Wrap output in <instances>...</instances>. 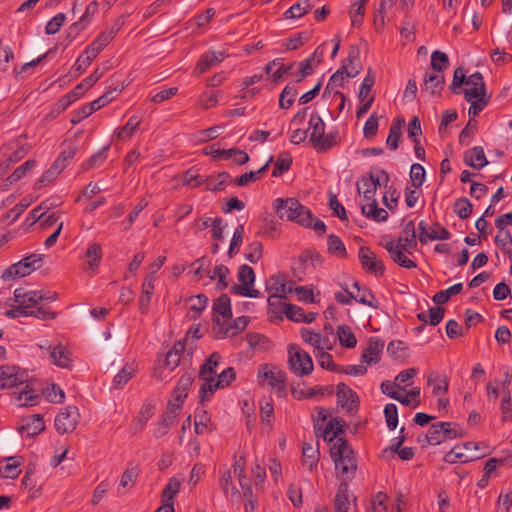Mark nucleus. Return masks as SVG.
<instances>
[{
	"label": "nucleus",
	"mask_w": 512,
	"mask_h": 512,
	"mask_svg": "<svg viewBox=\"0 0 512 512\" xmlns=\"http://www.w3.org/2000/svg\"><path fill=\"white\" fill-rule=\"evenodd\" d=\"M467 88L463 89L464 99L471 105L468 114L476 117L490 103L491 96L487 94L486 84L480 72H475L467 78Z\"/></svg>",
	"instance_id": "nucleus-4"
},
{
	"label": "nucleus",
	"mask_w": 512,
	"mask_h": 512,
	"mask_svg": "<svg viewBox=\"0 0 512 512\" xmlns=\"http://www.w3.org/2000/svg\"><path fill=\"white\" fill-rule=\"evenodd\" d=\"M334 454L338 456L337 459H340L339 450L334 452ZM342 464V461L335 460L334 470L336 479L339 481V485L333 500V512H349L351 505L349 484L352 480L350 473L352 467H348ZM315 512H328V509L325 506H319L315 509Z\"/></svg>",
	"instance_id": "nucleus-3"
},
{
	"label": "nucleus",
	"mask_w": 512,
	"mask_h": 512,
	"mask_svg": "<svg viewBox=\"0 0 512 512\" xmlns=\"http://www.w3.org/2000/svg\"><path fill=\"white\" fill-rule=\"evenodd\" d=\"M43 262L42 255L31 254L17 263L12 264L3 274V280H14L30 275L34 270L41 267Z\"/></svg>",
	"instance_id": "nucleus-7"
},
{
	"label": "nucleus",
	"mask_w": 512,
	"mask_h": 512,
	"mask_svg": "<svg viewBox=\"0 0 512 512\" xmlns=\"http://www.w3.org/2000/svg\"><path fill=\"white\" fill-rule=\"evenodd\" d=\"M465 164L475 169H482L488 164L484 149L481 146H475L464 153Z\"/></svg>",
	"instance_id": "nucleus-28"
},
{
	"label": "nucleus",
	"mask_w": 512,
	"mask_h": 512,
	"mask_svg": "<svg viewBox=\"0 0 512 512\" xmlns=\"http://www.w3.org/2000/svg\"><path fill=\"white\" fill-rule=\"evenodd\" d=\"M193 382L194 376L191 373H185L178 381L177 386L173 391L174 400L172 402L175 404H180V408H182L183 401L187 397L188 390Z\"/></svg>",
	"instance_id": "nucleus-27"
},
{
	"label": "nucleus",
	"mask_w": 512,
	"mask_h": 512,
	"mask_svg": "<svg viewBox=\"0 0 512 512\" xmlns=\"http://www.w3.org/2000/svg\"><path fill=\"white\" fill-rule=\"evenodd\" d=\"M323 55L324 48L321 45L315 49L312 55L301 61L299 63V67L301 68V78H298L296 82H301L307 76L311 75L314 72L315 68L318 67L322 62Z\"/></svg>",
	"instance_id": "nucleus-22"
},
{
	"label": "nucleus",
	"mask_w": 512,
	"mask_h": 512,
	"mask_svg": "<svg viewBox=\"0 0 512 512\" xmlns=\"http://www.w3.org/2000/svg\"><path fill=\"white\" fill-rule=\"evenodd\" d=\"M269 385L279 393H286V374L282 370H274L270 373Z\"/></svg>",
	"instance_id": "nucleus-55"
},
{
	"label": "nucleus",
	"mask_w": 512,
	"mask_h": 512,
	"mask_svg": "<svg viewBox=\"0 0 512 512\" xmlns=\"http://www.w3.org/2000/svg\"><path fill=\"white\" fill-rule=\"evenodd\" d=\"M121 24L116 23L111 28L103 31L98 35L84 51L86 60L84 63L91 64L98 54L115 38L116 34L120 30Z\"/></svg>",
	"instance_id": "nucleus-12"
},
{
	"label": "nucleus",
	"mask_w": 512,
	"mask_h": 512,
	"mask_svg": "<svg viewBox=\"0 0 512 512\" xmlns=\"http://www.w3.org/2000/svg\"><path fill=\"white\" fill-rule=\"evenodd\" d=\"M236 379V372L233 367H228L223 370L217 380L214 377H208L206 382L200 387L199 398L200 403H204L209 399L217 389H222L229 386Z\"/></svg>",
	"instance_id": "nucleus-8"
},
{
	"label": "nucleus",
	"mask_w": 512,
	"mask_h": 512,
	"mask_svg": "<svg viewBox=\"0 0 512 512\" xmlns=\"http://www.w3.org/2000/svg\"><path fill=\"white\" fill-rule=\"evenodd\" d=\"M384 348V341L379 338H371L366 349H364L361 362L365 364H377L381 359V353Z\"/></svg>",
	"instance_id": "nucleus-21"
},
{
	"label": "nucleus",
	"mask_w": 512,
	"mask_h": 512,
	"mask_svg": "<svg viewBox=\"0 0 512 512\" xmlns=\"http://www.w3.org/2000/svg\"><path fill=\"white\" fill-rule=\"evenodd\" d=\"M19 428L21 433H26L28 437H34L45 429V423L40 414H34L23 420Z\"/></svg>",
	"instance_id": "nucleus-26"
},
{
	"label": "nucleus",
	"mask_w": 512,
	"mask_h": 512,
	"mask_svg": "<svg viewBox=\"0 0 512 512\" xmlns=\"http://www.w3.org/2000/svg\"><path fill=\"white\" fill-rule=\"evenodd\" d=\"M467 78L466 73L462 67H458L453 74V80L450 85V90L453 94H460L463 90H461V87L463 85H467Z\"/></svg>",
	"instance_id": "nucleus-59"
},
{
	"label": "nucleus",
	"mask_w": 512,
	"mask_h": 512,
	"mask_svg": "<svg viewBox=\"0 0 512 512\" xmlns=\"http://www.w3.org/2000/svg\"><path fill=\"white\" fill-rule=\"evenodd\" d=\"M134 363L126 364L120 372L114 377L113 383L116 388L123 387L135 374Z\"/></svg>",
	"instance_id": "nucleus-52"
},
{
	"label": "nucleus",
	"mask_w": 512,
	"mask_h": 512,
	"mask_svg": "<svg viewBox=\"0 0 512 512\" xmlns=\"http://www.w3.org/2000/svg\"><path fill=\"white\" fill-rule=\"evenodd\" d=\"M337 407L346 409L348 412L352 410V389L345 383H339L336 390Z\"/></svg>",
	"instance_id": "nucleus-36"
},
{
	"label": "nucleus",
	"mask_w": 512,
	"mask_h": 512,
	"mask_svg": "<svg viewBox=\"0 0 512 512\" xmlns=\"http://www.w3.org/2000/svg\"><path fill=\"white\" fill-rule=\"evenodd\" d=\"M62 204V201L59 197H51L49 199H46L45 201L41 202L39 206L34 208L30 214L29 217L34 221H39L41 218L44 217L46 212L54 207H58Z\"/></svg>",
	"instance_id": "nucleus-35"
},
{
	"label": "nucleus",
	"mask_w": 512,
	"mask_h": 512,
	"mask_svg": "<svg viewBox=\"0 0 512 512\" xmlns=\"http://www.w3.org/2000/svg\"><path fill=\"white\" fill-rule=\"evenodd\" d=\"M181 486V482L176 477H172L168 484L165 486V488L162 491V502L163 504L166 503H173L174 504V497L179 492Z\"/></svg>",
	"instance_id": "nucleus-47"
},
{
	"label": "nucleus",
	"mask_w": 512,
	"mask_h": 512,
	"mask_svg": "<svg viewBox=\"0 0 512 512\" xmlns=\"http://www.w3.org/2000/svg\"><path fill=\"white\" fill-rule=\"evenodd\" d=\"M301 336L305 342L314 346L316 350L315 353H318L319 351L323 350L324 347H327V339L323 338L319 332H315L307 328H302Z\"/></svg>",
	"instance_id": "nucleus-37"
},
{
	"label": "nucleus",
	"mask_w": 512,
	"mask_h": 512,
	"mask_svg": "<svg viewBox=\"0 0 512 512\" xmlns=\"http://www.w3.org/2000/svg\"><path fill=\"white\" fill-rule=\"evenodd\" d=\"M443 427L444 425H442L441 422L432 424L425 435L418 437V442L421 443L423 446L425 444H441L443 442V437L441 433Z\"/></svg>",
	"instance_id": "nucleus-30"
},
{
	"label": "nucleus",
	"mask_w": 512,
	"mask_h": 512,
	"mask_svg": "<svg viewBox=\"0 0 512 512\" xmlns=\"http://www.w3.org/2000/svg\"><path fill=\"white\" fill-rule=\"evenodd\" d=\"M221 356L218 352H213L200 367L199 377L206 382L208 377H213L214 369L218 366Z\"/></svg>",
	"instance_id": "nucleus-42"
},
{
	"label": "nucleus",
	"mask_w": 512,
	"mask_h": 512,
	"mask_svg": "<svg viewBox=\"0 0 512 512\" xmlns=\"http://www.w3.org/2000/svg\"><path fill=\"white\" fill-rule=\"evenodd\" d=\"M309 130H311L310 141L317 150L324 151L334 145V136L332 134H325V124L318 114L311 115Z\"/></svg>",
	"instance_id": "nucleus-9"
},
{
	"label": "nucleus",
	"mask_w": 512,
	"mask_h": 512,
	"mask_svg": "<svg viewBox=\"0 0 512 512\" xmlns=\"http://www.w3.org/2000/svg\"><path fill=\"white\" fill-rule=\"evenodd\" d=\"M374 84L375 76L372 74L371 68H369L367 75L363 79L358 92V99L360 105L356 111L357 118H361L364 114L368 112V110L372 106L375 99L374 93L372 92Z\"/></svg>",
	"instance_id": "nucleus-14"
},
{
	"label": "nucleus",
	"mask_w": 512,
	"mask_h": 512,
	"mask_svg": "<svg viewBox=\"0 0 512 512\" xmlns=\"http://www.w3.org/2000/svg\"><path fill=\"white\" fill-rule=\"evenodd\" d=\"M63 170V165H59L54 162L52 166L35 182L34 188L41 189L42 187L52 183Z\"/></svg>",
	"instance_id": "nucleus-39"
},
{
	"label": "nucleus",
	"mask_w": 512,
	"mask_h": 512,
	"mask_svg": "<svg viewBox=\"0 0 512 512\" xmlns=\"http://www.w3.org/2000/svg\"><path fill=\"white\" fill-rule=\"evenodd\" d=\"M381 176H374L372 173L369 176H363L357 183V192L359 195H363L361 202L362 214L374 220L375 222H384L388 219V212L378 207L377 199L375 194L377 188L381 185V180L387 185L389 182V174L380 170Z\"/></svg>",
	"instance_id": "nucleus-2"
},
{
	"label": "nucleus",
	"mask_w": 512,
	"mask_h": 512,
	"mask_svg": "<svg viewBox=\"0 0 512 512\" xmlns=\"http://www.w3.org/2000/svg\"><path fill=\"white\" fill-rule=\"evenodd\" d=\"M288 364L290 370L297 376L309 375L313 371V361L310 355L296 344L288 346Z\"/></svg>",
	"instance_id": "nucleus-10"
},
{
	"label": "nucleus",
	"mask_w": 512,
	"mask_h": 512,
	"mask_svg": "<svg viewBox=\"0 0 512 512\" xmlns=\"http://www.w3.org/2000/svg\"><path fill=\"white\" fill-rule=\"evenodd\" d=\"M384 416L387 427L394 430L398 425V410L397 406L393 403H388L384 408Z\"/></svg>",
	"instance_id": "nucleus-61"
},
{
	"label": "nucleus",
	"mask_w": 512,
	"mask_h": 512,
	"mask_svg": "<svg viewBox=\"0 0 512 512\" xmlns=\"http://www.w3.org/2000/svg\"><path fill=\"white\" fill-rule=\"evenodd\" d=\"M180 404H175L172 401H169L167 404V408L163 413L161 420L156 424L154 435L156 438L163 437L166 435L173 425L178 412L180 410Z\"/></svg>",
	"instance_id": "nucleus-18"
},
{
	"label": "nucleus",
	"mask_w": 512,
	"mask_h": 512,
	"mask_svg": "<svg viewBox=\"0 0 512 512\" xmlns=\"http://www.w3.org/2000/svg\"><path fill=\"white\" fill-rule=\"evenodd\" d=\"M328 251L334 255H346V248L342 240L334 234H330L327 239Z\"/></svg>",
	"instance_id": "nucleus-63"
},
{
	"label": "nucleus",
	"mask_w": 512,
	"mask_h": 512,
	"mask_svg": "<svg viewBox=\"0 0 512 512\" xmlns=\"http://www.w3.org/2000/svg\"><path fill=\"white\" fill-rule=\"evenodd\" d=\"M463 289L462 283H457L446 290L437 292L432 300L437 305H443L447 303L451 296L459 294Z\"/></svg>",
	"instance_id": "nucleus-49"
},
{
	"label": "nucleus",
	"mask_w": 512,
	"mask_h": 512,
	"mask_svg": "<svg viewBox=\"0 0 512 512\" xmlns=\"http://www.w3.org/2000/svg\"><path fill=\"white\" fill-rule=\"evenodd\" d=\"M281 312L291 321L301 322L304 319V310L296 305L279 302Z\"/></svg>",
	"instance_id": "nucleus-50"
},
{
	"label": "nucleus",
	"mask_w": 512,
	"mask_h": 512,
	"mask_svg": "<svg viewBox=\"0 0 512 512\" xmlns=\"http://www.w3.org/2000/svg\"><path fill=\"white\" fill-rule=\"evenodd\" d=\"M238 280L241 284H234L231 287V293L250 298H257L261 296V293L257 289L253 288L255 273L249 265L243 264L239 267Z\"/></svg>",
	"instance_id": "nucleus-11"
},
{
	"label": "nucleus",
	"mask_w": 512,
	"mask_h": 512,
	"mask_svg": "<svg viewBox=\"0 0 512 512\" xmlns=\"http://www.w3.org/2000/svg\"><path fill=\"white\" fill-rule=\"evenodd\" d=\"M42 295L40 291L30 290L24 288H17L14 291V300L17 304L24 306L23 310L31 311L40 302Z\"/></svg>",
	"instance_id": "nucleus-20"
},
{
	"label": "nucleus",
	"mask_w": 512,
	"mask_h": 512,
	"mask_svg": "<svg viewBox=\"0 0 512 512\" xmlns=\"http://www.w3.org/2000/svg\"><path fill=\"white\" fill-rule=\"evenodd\" d=\"M36 165L34 160H27L25 163L20 165L8 178L6 181H9L10 184L16 183L22 177H24L28 171L33 169Z\"/></svg>",
	"instance_id": "nucleus-62"
},
{
	"label": "nucleus",
	"mask_w": 512,
	"mask_h": 512,
	"mask_svg": "<svg viewBox=\"0 0 512 512\" xmlns=\"http://www.w3.org/2000/svg\"><path fill=\"white\" fill-rule=\"evenodd\" d=\"M154 277L152 275H147L142 284V293L139 299V308L142 313H146L149 308L151 296L154 291Z\"/></svg>",
	"instance_id": "nucleus-33"
},
{
	"label": "nucleus",
	"mask_w": 512,
	"mask_h": 512,
	"mask_svg": "<svg viewBox=\"0 0 512 512\" xmlns=\"http://www.w3.org/2000/svg\"><path fill=\"white\" fill-rule=\"evenodd\" d=\"M213 176L205 178V189L212 192L224 191L232 178L228 172H219L216 176V182H213Z\"/></svg>",
	"instance_id": "nucleus-32"
},
{
	"label": "nucleus",
	"mask_w": 512,
	"mask_h": 512,
	"mask_svg": "<svg viewBox=\"0 0 512 512\" xmlns=\"http://www.w3.org/2000/svg\"><path fill=\"white\" fill-rule=\"evenodd\" d=\"M478 444L475 442H465L461 445L454 446L449 452H447L444 456V461L450 464L456 462L466 463L469 461L476 460L480 458V456L474 455H466L465 452H470L472 450H477Z\"/></svg>",
	"instance_id": "nucleus-17"
},
{
	"label": "nucleus",
	"mask_w": 512,
	"mask_h": 512,
	"mask_svg": "<svg viewBox=\"0 0 512 512\" xmlns=\"http://www.w3.org/2000/svg\"><path fill=\"white\" fill-rule=\"evenodd\" d=\"M403 124L404 119L397 118L393 121L392 125L390 126L386 143L392 150H396L398 148Z\"/></svg>",
	"instance_id": "nucleus-43"
},
{
	"label": "nucleus",
	"mask_w": 512,
	"mask_h": 512,
	"mask_svg": "<svg viewBox=\"0 0 512 512\" xmlns=\"http://www.w3.org/2000/svg\"><path fill=\"white\" fill-rule=\"evenodd\" d=\"M414 221H408L403 230L402 236L399 237L395 242H400L404 247L402 249L406 250L407 254H412L413 250L417 248V239Z\"/></svg>",
	"instance_id": "nucleus-24"
},
{
	"label": "nucleus",
	"mask_w": 512,
	"mask_h": 512,
	"mask_svg": "<svg viewBox=\"0 0 512 512\" xmlns=\"http://www.w3.org/2000/svg\"><path fill=\"white\" fill-rule=\"evenodd\" d=\"M273 156L269 158V160L266 162L264 166H262L257 171H250L247 173L242 174L240 177L236 178L234 183L237 186H245L249 184L250 182H254L261 178V176L267 171L269 164L272 162Z\"/></svg>",
	"instance_id": "nucleus-41"
},
{
	"label": "nucleus",
	"mask_w": 512,
	"mask_h": 512,
	"mask_svg": "<svg viewBox=\"0 0 512 512\" xmlns=\"http://www.w3.org/2000/svg\"><path fill=\"white\" fill-rule=\"evenodd\" d=\"M385 249L389 253L391 259L399 266L406 269H414L417 267L416 262L405 256L406 250L400 242H394L393 240L388 241L384 245Z\"/></svg>",
	"instance_id": "nucleus-19"
},
{
	"label": "nucleus",
	"mask_w": 512,
	"mask_h": 512,
	"mask_svg": "<svg viewBox=\"0 0 512 512\" xmlns=\"http://www.w3.org/2000/svg\"><path fill=\"white\" fill-rule=\"evenodd\" d=\"M139 124L140 120L137 117H131L128 122L117 131V138L119 140L129 139Z\"/></svg>",
	"instance_id": "nucleus-64"
},
{
	"label": "nucleus",
	"mask_w": 512,
	"mask_h": 512,
	"mask_svg": "<svg viewBox=\"0 0 512 512\" xmlns=\"http://www.w3.org/2000/svg\"><path fill=\"white\" fill-rule=\"evenodd\" d=\"M449 66L448 56L439 50L431 54V67L435 72L441 73Z\"/></svg>",
	"instance_id": "nucleus-58"
},
{
	"label": "nucleus",
	"mask_w": 512,
	"mask_h": 512,
	"mask_svg": "<svg viewBox=\"0 0 512 512\" xmlns=\"http://www.w3.org/2000/svg\"><path fill=\"white\" fill-rule=\"evenodd\" d=\"M79 416V411L76 406H68L61 409L55 418L56 430L60 434L74 431L79 422Z\"/></svg>",
	"instance_id": "nucleus-16"
},
{
	"label": "nucleus",
	"mask_w": 512,
	"mask_h": 512,
	"mask_svg": "<svg viewBox=\"0 0 512 512\" xmlns=\"http://www.w3.org/2000/svg\"><path fill=\"white\" fill-rule=\"evenodd\" d=\"M425 89L429 90L431 94H435L444 87V76L439 72L437 74L429 75L424 80Z\"/></svg>",
	"instance_id": "nucleus-57"
},
{
	"label": "nucleus",
	"mask_w": 512,
	"mask_h": 512,
	"mask_svg": "<svg viewBox=\"0 0 512 512\" xmlns=\"http://www.w3.org/2000/svg\"><path fill=\"white\" fill-rule=\"evenodd\" d=\"M266 290L271 293L268 298L270 306L274 305V299L285 298L287 293H291V287L287 288L286 283L279 279V276H271L267 282Z\"/></svg>",
	"instance_id": "nucleus-23"
},
{
	"label": "nucleus",
	"mask_w": 512,
	"mask_h": 512,
	"mask_svg": "<svg viewBox=\"0 0 512 512\" xmlns=\"http://www.w3.org/2000/svg\"><path fill=\"white\" fill-rule=\"evenodd\" d=\"M213 331L217 338L229 335L230 328H225V323L232 318L231 300L227 294H221L213 304Z\"/></svg>",
	"instance_id": "nucleus-6"
},
{
	"label": "nucleus",
	"mask_w": 512,
	"mask_h": 512,
	"mask_svg": "<svg viewBox=\"0 0 512 512\" xmlns=\"http://www.w3.org/2000/svg\"><path fill=\"white\" fill-rule=\"evenodd\" d=\"M317 417L314 419V432L317 438L322 437L324 441L330 443V457L335 464L338 456L334 454L337 450L340 451V461L342 465L352 467V448L349 442L341 437L345 432L346 422L340 418H331L326 422L328 412L322 407H317Z\"/></svg>",
	"instance_id": "nucleus-1"
},
{
	"label": "nucleus",
	"mask_w": 512,
	"mask_h": 512,
	"mask_svg": "<svg viewBox=\"0 0 512 512\" xmlns=\"http://www.w3.org/2000/svg\"><path fill=\"white\" fill-rule=\"evenodd\" d=\"M319 454L318 448H314L309 443H304L302 447L303 465L307 466L309 470H312L319 460Z\"/></svg>",
	"instance_id": "nucleus-46"
},
{
	"label": "nucleus",
	"mask_w": 512,
	"mask_h": 512,
	"mask_svg": "<svg viewBox=\"0 0 512 512\" xmlns=\"http://www.w3.org/2000/svg\"><path fill=\"white\" fill-rule=\"evenodd\" d=\"M0 389H8L24 385L28 382V374L18 366L2 365L0 372Z\"/></svg>",
	"instance_id": "nucleus-15"
},
{
	"label": "nucleus",
	"mask_w": 512,
	"mask_h": 512,
	"mask_svg": "<svg viewBox=\"0 0 512 512\" xmlns=\"http://www.w3.org/2000/svg\"><path fill=\"white\" fill-rule=\"evenodd\" d=\"M354 288H357V292L354 293V301L358 304L371 307L378 308L379 304L374 295L370 290L360 289L357 282H354Z\"/></svg>",
	"instance_id": "nucleus-40"
},
{
	"label": "nucleus",
	"mask_w": 512,
	"mask_h": 512,
	"mask_svg": "<svg viewBox=\"0 0 512 512\" xmlns=\"http://www.w3.org/2000/svg\"><path fill=\"white\" fill-rule=\"evenodd\" d=\"M50 359L53 364L62 368L70 367L72 362L70 352L61 345L55 346L50 350Z\"/></svg>",
	"instance_id": "nucleus-34"
},
{
	"label": "nucleus",
	"mask_w": 512,
	"mask_h": 512,
	"mask_svg": "<svg viewBox=\"0 0 512 512\" xmlns=\"http://www.w3.org/2000/svg\"><path fill=\"white\" fill-rule=\"evenodd\" d=\"M85 257L88 259L89 268L92 271L98 269L102 258V248L99 243L90 244L85 253Z\"/></svg>",
	"instance_id": "nucleus-45"
},
{
	"label": "nucleus",
	"mask_w": 512,
	"mask_h": 512,
	"mask_svg": "<svg viewBox=\"0 0 512 512\" xmlns=\"http://www.w3.org/2000/svg\"><path fill=\"white\" fill-rule=\"evenodd\" d=\"M274 212L281 220L295 222L301 226H309L311 210L295 198H277L274 201Z\"/></svg>",
	"instance_id": "nucleus-5"
},
{
	"label": "nucleus",
	"mask_w": 512,
	"mask_h": 512,
	"mask_svg": "<svg viewBox=\"0 0 512 512\" xmlns=\"http://www.w3.org/2000/svg\"><path fill=\"white\" fill-rule=\"evenodd\" d=\"M140 473V469L138 465H135L133 463H129L127 465V468L123 472L120 483L118 486V493H123L121 489H130L134 486L138 476Z\"/></svg>",
	"instance_id": "nucleus-31"
},
{
	"label": "nucleus",
	"mask_w": 512,
	"mask_h": 512,
	"mask_svg": "<svg viewBox=\"0 0 512 512\" xmlns=\"http://www.w3.org/2000/svg\"><path fill=\"white\" fill-rule=\"evenodd\" d=\"M358 259L362 269L375 277H381L385 273V265L369 247L361 246L358 251Z\"/></svg>",
	"instance_id": "nucleus-13"
},
{
	"label": "nucleus",
	"mask_w": 512,
	"mask_h": 512,
	"mask_svg": "<svg viewBox=\"0 0 512 512\" xmlns=\"http://www.w3.org/2000/svg\"><path fill=\"white\" fill-rule=\"evenodd\" d=\"M408 347L401 340H393L387 346V352L394 359H402L406 357Z\"/></svg>",
	"instance_id": "nucleus-60"
},
{
	"label": "nucleus",
	"mask_w": 512,
	"mask_h": 512,
	"mask_svg": "<svg viewBox=\"0 0 512 512\" xmlns=\"http://www.w3.org/2000/svg\"><path fill=\"white\" fill-rule=\"evenodd\" d=\"M223 57H224V55L221 52L212 51V52L204 53L200 57V59L197 63V66L195 68L196 75L199 76V75L205 73L210 68H212L216 64L220 63L223 60Z\"/></svg>",
	"instance_id": "nucleus-29"
},
{
	"label": "nucleus",
	"mask_w": 512,
	"mask_h": 512,
	"mask_svg": "<svg viewBox=\"0 0 512 512\" xmlns=\"http://www.w3.org/2000/svg\"><path fill=\"white\" fill-rule=\"evenodd\" d=\"M292 165V158L287 153H282L277 157L274 169L272 171L273 177H279L287 172Z\"/></svg>",
	"instance_id": "nucleus-56"
},
{
	"label": "nucleus",
	"mask_w": 512,
	"mask_h": 512,
	"mask_svg": "<svg viewBox=\"0 0 512 512\" xmlns=\"http://www.w3.org/2000/svg\"><path fill=\"white\" fill-rule=\"evenodd\" d=\"M347 64L352 65V55H349L341 65V67L330 77L326 86L327 90H334L335 88L343 87L344 83L351 76L348 71Z\"/></svg>",
	"instance_id": "nucleus-25"
},
{
	"label": "nucleus",
	"mask_w": 512,
	"mask_h": 512,
	"mask_svg": "<svg viewBox=\"0 0 512 512\" xmlns=\"http://www.w3.org/2000/svg\"><path fill=\"white\" fill-rule=\"evenodd\" d=\"M229 274H230V271H229L228 267H226L223 264L216 265L214 267L213 273L211 275H209V278L211 280L218 278V281L215 286L216 290L223 291L228 287L229 283L227 281V277L229 276Z\"/></svg>",
	"instance_id": "nucleus-44"
},
{
	"label": "nucleus",
	"mask_w": 512,
	"mask_h": 512,
	"mask_svg": "<svg viewBox=\"0 0 512 512\" xmlns=\"http://www.w3.org/2000/svg\"><path fill=\"white\" fill-rule=\"evenodd\" d=\"M427 384L433 387L432 393L435 396L445 394L448 391L449 382L445 376L440 378L434 374H430Z\"/></svg>",
	"instance_id": "nucleus-51"
},
{
	"label": "nucleus",
	"mask_w": 512,
	"mask_h": 512,
	"mask_svg": "<svg viewBox=\"0 0 512 512\" xmlns=\"http://www.w3.org/2000/svg\"><path fill=\"white\" fill-rule=\"evenodd\" d=\"M297 89L291 85H286L279 96V107L289 109L297 96Z\"/></svg>",
	"instance_id": "nucleus-53"
},
{
	"label": "nucleus",
	"mask_w": 512,
	"mask_h": 512,
	"mask_svg": "<svg viewBox=\"0 0 512 512\" xmlns=\"http://www.w3.org/2000/svg\"><path fill=\"white\" fill-rule=\"evenodd\" d=\"M24 389L19 393L17 397V402L19 406H34L38 404L41 396L39 394L34 393L31 389H29L28 382L24 384Z\"/></svg>",
	"instance_id": "nucleus-48"
},
{
	"label": "nucleus",
	"mask_w": 512,
	"mask_h": 512,
	"mask_svg": "<svg viewBox=\"0 0 512 512\" xmlns=\"http://www.w3.org/2000/svg\"><path fill=\"white\" fill-rule=\"evenodd\" d=\"M312 0H299L285 11L284 17L286 19H297L307 14L313 7Z\"/></svg>",
	"instance_id": "nucleus-38"
},
{
	"label": "nucleus",
	"mask_w": 512,
	"mask_h": 512,
	"mask_svg": "<svg viewBox=\"0 0 512 512\" xmlns=\"http://www.w3.org/2000/svg\"><path fill=\"white\" fill-rule=\"evenodd\" d=\"M453 208L457 216L463 220L469 218L473 212L472 203L465 197L457 199Z\"/></svg>",
	"instance_id": "nucleus-54"
}]
</instances>
